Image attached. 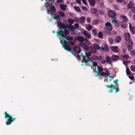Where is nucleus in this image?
I'll list each match as a JSON object with an SVG mask.
<instances>
[{
    "instance_id": "8",
    "label": "nucleus",
    "mask_w": 135,
    "mask_h": 135,
    "mask_svg": "<svg viewBox=\"0 0 135 135\" xmlns=\"http://www.w3.org/2000/svg\"><path fill=\"white\" fill-rule=\"evenodd\" d=\"M120 25L123 28H125L127 26V23L125 21H122L120 22Z\"/></svg>"
},
{
    "instance_id": "43",
    "label": "nucleus",
    "mask_w": 135,
    "mask_h": 135,
    "mask_svg": "<svg viewBox=\"0 0 135 135\" xmlns=\"http://www.w3.org/2000/svg\"><path fill=\"white\" fill-rule=\"evenodd\" d=\"M62 47L64 49H65L66 50H68V49L69 47V46H68L66 45H63V46Z\"/></svg>"
},
{
    "instance_id": "1",
    "label": "nucleus",
    "mask_w": 135,
    "mask_h": 135,
    "mask_svg": "<svg viewBox=\"0 0 135 135\" xmlns=\"http://www.w3.org/2000/svg\"><path fill=\"white\" fill-rule=\"evenodd\" d=\"M4 114L5 115L4 117L6 119L9 118V119H7L8 121H6V124L7 125L11 124V123L14 122L16 119V118H12V116L8 113L7 112H5Z\"/></svg>"
},
{
    "instance_id": "26",
    "label": "nucleus",
    "mask_w": 135,
    "mask_h": 135,
    "mask_svg": "<svg viewBox=\"0 0 135 135\" xmlns=\"http://www.w3.org/2000/svg\"><path fill=\"white\" fill-rule=\"evenodd\" d=\"M65 39L69 41L72 40L73 39V38L72 37L70 36L69 35L68 36V37L66 36H65Z\"/></svg>"
},
{
    "instance_id": "33",
    "label": "nucleus",
    "mask_w": 135,
    "mask_h": 135,
    "mask_svg": "<svg viewBox=\"0 0 135 135\" xmlns=\"http://www.w3.org/2000/svg\"><path fill=\"white\" fill-rule=\"evenodd\" d=\"M90 50H91V51L93 53H97V51L96 49H95L94 48H93V47L92 46L90 47Z\"/></svg>"
},
{
    "instance_id": "36",
    "label": "nucleus",
    "mask_w": 135,
    "mask_h": 135,
    "mask_svg": "<svg viewBox=\"0 0 135 135\" xmlns=\"http://www.w3.org/2000/svg\"><path fill=\"white\" fill-rule=\"evenodd\" d=\"M85 19V17H81L80 19V21L82 23H84V21Z\"/></svg>"
},
{
    "instance_id": "49",
    "label": "nucleus",
    "mask_w": 135,
    "mask_h": 135,
    "mask_svg": "<svg viewBox=\"0 0 135 135\" xmlns=\"http://www.w3.org/2000/svg\"><path fill=\"white\" fill-rule=\"evenodd\" d=\"M67 40L65 39L64 40V45H66V44H68V42L67 41Z\"/></svg>"
},
{
    "instance_id": "60",
    "label": "nucleus",
    "mask_w": 135,
    "mask_h": 135,
    "mask_svg": "<svg viewBox=\"0 0 135 135\" xmlns=\"http://www.w3.org/2000/svg\"><path fill=\"white\" fill-rule=\"evenodd\" d=\"M70 43L71 44V45L72 46H74L75 44V42L73 41H71L70 42Z\"/></svg>"
},
{
    "instance_id": "41",
    "label": "nucleus",
    "mask_w": 135,
    "mask_h": 135,
    "mask_svg": "<svg viewBox=\"0 0 135 135\" xmlns=\"http://www.w3.org/2000/svg\"><path fill=\"white\" fill-rule=\"evenodd\" d=\"M85 54L86 55L85 56L89 57L91 54V52H85Z\"/></svg>"
},
{
    "instance_id": "47",
    "label": "nucleus",
    "mask_w": 135,
    "mask_h": 135,
    "mask_svg": "<svg viewBox=\"0 0 135 135\" xmlns=\"http://www.w3.org/2000/svg\"><path fill=\"white\" fill-rule=\"evenodd\" d=\"M97 68L99 70V71H102L103 70V68L101 66H98Z\"/></svg>"
},
{
    "instance_id": "34",
    "label": "nucleus",
    "mask_w": 135,
    "mask_h": 135,
    "mask_svg": "<svg viewBox=\"0 0 135 135\" xmlns=\"http://www.w3.org/2000/svg\"><path fill=\"white\" fill-rule=\"evenodd\" d=\"M74 21V20L73 19L70 18H69L68 19V22L71 25V24L73 23Z\"/></svg>"
},
{
    "instance_id": "12",
    "label": "nucleus",
    "mask_w": 135,
    "mask_h": 135,
    "mask_svg": "<svg viewBox=\"0 0 135 135\" xmlns=\"http://www.w3.org/2000/svg\"><path fill=\"white\" fill-rule=\"evenodd\" d=\"M83 34L87 38H90L91 36L88 33V32L86 31H85L83 32Z\"/></svg>"
},
{
    "instance_id": "28",
    "label": "nucleus",
    "mask_w": 135,
    "mask_h": 135,
    "mask_svg": "<svg viewBox=\"0 0 135 135\" xmlns=\"http://www.w3.org/2000/svg\"><path fill=\"white\" fill-rule=\"evenodd\" d=\"M61 9L65 11L66 10V8L65 5L63 4H61L60 6Z\"/></svg>"
},
{
    "instance_id": "14",
    "label": "nucleus",
    "mask_w": 135,
    "mask_h": 135,
    "mask_svg": "<svg viewBox=\"0 0 135 135\" xmlns=\"http://www.w3.org/2000/svg\"><path fill=\"white\" fill-rule=\"evenodd\" d=\"M121 40V37L120 36H116L114 39V41L115 42H120Z\"/></svg>"
},
{
    "instance_id": "20",
    "label": "nucleus",
    "mask_w": 135,
    "mask_h": 135,
    "mask_svg": "<svg viewBox=\"0 0 135 135\" xmlns=\"http://www.w3.org/2000/svg\"><path fill=\"white\" fill-rule=\"evenodd\" d=\"M90 11L93 14H95L97 11V9L94 8H92L90 9Z\"/></svg>"
},
{
    "instance_id": "3",
    "label": "nucleus",
    "mask_w": 135,
    "mask_h": 135,
    "mask_svg": "<svg viewBox=\"0 0 135 135\" xmlns=\"http://www.w3.org/2000/svg\"><path fill=\"white\" fill-rule=\"evenodd\" d=\"M92 61L90 58L87 56H84L83 57L81 62L83 63L85 62V65L87 66L88 65V64L89 63L90 61Z\"/></svg>"
},
{
    "instance_id": "46",
    "label": "nucleus",
    "mask_w": 135,
    "mask_h": 135,
    "mask_svg": "<svg viewBox=\"0 0 135 135\" xmlns=\"http://www.w3.org/2000/svg\"><path fill=\"white\" fill-rule=\"evenodd\" d=\"M132 45H128V50L130 51H131V49H132Z\"/></svg>"
},
{
    "instance_id": "21",
    "label": "nucleus",
    "mask_w": 135,
    "mask_h": 135,
    "mask_svg": "<svg viewBox=\"0 0 135 135\" xmlns=\"http://www.w3.org/2000/svg\"><path fill=\"white\" fill-rule=\"evenodd\" d=\"M129 27L131 32L133 33H135V27H132L131 24H129Z\"/></svg>"
},
{
    "instance_id": "40",
    "label": "nucleus",
    "mask_w": 135,
    "mask_h": 135,
    "mask_svg": "<svg viewBox=\"0 0 135 135\" xmlns=\"http://www.w3.org/2000/svg\"><path fill=\"white\" fill-rule=\"evenodd\" d=\"M131 71H135V66L132 65L131 67Z\"/></svg>"
},
{
    "instance_id": "38",
    "label": "nucleus",
    "mask_w": 135,
    "mask_h": 135,
    "mask_svg": "<svg viewBox=\"0 0 135 135\" xmlns=\"http://www.w3.org/2000/svg\"><path fill=\"white\" fill-rule=\"evenodd\" d=\"M98 37L100 38H101L103 36V34L102 33L101 31H99L98 34Z\"/></svg>"
},
{
    "instance_id": "64",
    "label": "nucleus",
    "mask_w": 135,
    "mask_h": 135,
    "mask_svg": "<svg viewBox=\"0 0 135 135\" xmlns=\"http://www.w3.org/2000/svg\"><path fill=\"white\" fill-rule=\"evenodd\" d=\"M132 9L133 12L135 13V7H132Z\"/></svg>"
},
{
    "instance_id": "35",
    "label": "nucleus",
    "mask_w": 135,
    "mask_h": 135,
    "mask_svg": "<svg viewBox=\"0 0 135 135\" xmlns=\"http://www.w3.org/2000/svg\"><path fill=\"white\" fill-rule=\"evenodd\" d=\"M109 41L110 44H113L114 42L112 38H109Z\"/></svg>"
},
{
    "instance_id": "7",
    "label": "nucleus",
    "mask_w": 135,
    "mask_h": 135,
    "mask_svg": "<svg viewBox=\"0 0 135 135\" xmlns=\"http://www.w3.org/2000/svg\"><path fill=\"white\" fill-rule=\"evenodd\" d=\"M74 50L76 53L78 54L80 53L81 51V49L78 46L75 47Z\"/></svg>"
},
{
    "instance_id": "54",
    "label": "nucleus",
    "mask_w": 135,
    "mask_h": 135,
    "mask_svg": "<svg viewBox=\"0 0 135 135\" xmlns=\"http://www.w3.org/2000/svg\"><path fill=\"white\" fill-rule=\"evenodd\" d=\"M75 26V28H76V29H78V28L79 27V26L78 24L76 23H75L74 24Z\"/></svg>"
},
{
    "instance_id": "57",
    "label": "nucleus",
    "mask_w": 135,
    "mask_h": 135,
    "mask_svg": "<svg viewBox=\"0 0 135 135\" xmlns=\"http://www.w3.org/2000/svg\"><path fill=\"white\" fill-rule=\"evenodd\" d=\"M105 73V75L108 76L110 75V73H109V72L108 70H107V71H106V72Z\"/></svg>"
},
{
    "instance_id": "16",
    "label": "nucleus",
    "mask_w": 135,
    "mask_h": 135,
    "mask_svg": "<svg viewBox=\"0 0 135 135\" xmlns=\"http://www.w3.org/2000/svg\"><path fill=\"white\" fill-rule=\"evenodd\" d=\"M106 62L109 64L112 62V60L111 58L109 56H107L106 58Z\"/></svg>"
},
{
    "instance_id": "62",
    "label": "nucleus",
    "mask_w": 135,
    "mask_h": 135,
    "mask_svg": "<svg viewBox=\"0 0 135 135\" xmlns=\"http://www.w3.org/2000/svg\"><path fill=\"white\" fill-rule=\"evenodd\" d=\"M118 79H116L115 80H114L113 81V82L115 83V84H117L118 83Z\"/></svg>"
},
{
    "instance_id": "13",
    "label": "nucleus",
    "mask_w": 135,
    "mask_h": 135,
    "mask_svg": "<svg viewBox=\"0 0 135 135\" xmlns=\"http://www.w3.org/2000/svg\"><path fill=\"white\" fill-rule=\"evenodd\" d=\"M125 39L127 41H129L130 38V35L128 33H126L125 34Z\"/></svg>"
},
{
    "instance_id": "58",
    "label": "nucleus",
    "mask_w": 135,
    "mask_h": 135,
    "mask_svg": "<svg viewBox=\"0 0 135 135\" xmlns=\"http://www.w3.org/2000/svg\"><path fill=\"white\" fill-rule=\"evenodd\" d=\"M87 21L88 22H90L91 21V18L90 17H88L87 18Z\"/></svg>"
},
{
    "instance_id": "10",
    "label": "nucleus",
    "mask_w": 135,
    "mask_h": 135,
    "mask_svg": "<svg viewBox=\"0 0 135 135\" xmlns=\"http://www.w3.org/2000/svg\"><path fill=\"white\" fill-rule=\"evenodd\" d=\"M110 49L113 52H117L118 51V49L117 46H111Z\"/></svg>"
},
{
    "instance_id": "27",
    "label": "nucleus",
    "mask_w": 135,
    "mask_h": 135,
    "mask_svg": "<svg viewBox=\"0 0 135 135\" xmlns=\"http://www.w3.org/2000/svg\"><path fill=\"white\" fill-rule=\"evenodd\" d=\"M75 9L78 12H80L81 11V9L79 7L76 6H75L74 7Z\"/></svg>"
},
{
    "instance_id": "44",
    "label": "nucleus",
    "mask_w": 135,
    "mask_h": 135,
    "mask_svg": "<svg viewBox=\"0 0 135 135\" xmlns=\"http://www.w3.org/2000/svg\"><path fill=\"white\" fill-rule=\"evenodd\" d=\"M93 71H94L96 73H97V75H96L95 76H100V73L99 71H96L95 70H94Z\"/></svg>"
},
{
    "instance_id": "61",
    "label": "nucleus",
    "mask_w": 135,
    "mask_h": 135,
    "mask_svg": "<svg viewBox=\"0 0 135 135\" xmlns=\"http://www.w3.org/2000/svg\"><path fill=\"white\" fill-rule=\"evenodd\" d=\"M75 57L78 58H79L80 57V56L78 54V53H76V54L75 55Z\"/></svg>"
},
{
    "instance_id": "25",
    "label": "nucleus",
    "mask_w": 135,
    "mask_h": 135,
    "mask_svg": "<svg viewBox=\"0 0 135 135\" xmlns=\"http://www.w3.org/2000/svg\"><path fill=\"white\" fill-rule=\"evenodd\" d=\"M64 30H63V29H62L61 30L59 33H60V35L62 37H65V36L64 34Z\"/></svg>"
},
{
    "instance_id": "32",
    "label": "nucleus",
    "mask_w": 135,
    "mask_h": 135,
    "mask_svg": "<svg viewBox=\"0 0 135 135\" xmlns=\"http://www.w3.org/2000/svg\"><path fill=\"white\" fill-rule=\"evenodd\" d=\"M99 22V20L98 19H95L93 20L92 22L94 25H96Z\"/></svg>"
},
{
    "instance_id": "15",
    "label": "nucleus",
    "mask_w": 135,
    "mask_h": 135,
    "mask_svg": "<svg viewBox=\"0 0 135 135\" xmlns=\"http://www.w3.org/2000/svg\"><path fill=\"white\" fill-rule=\"evenodd\" d=\"M93 46L94 48L97 50H99L101 49V47H100L98 44H96L94 43L93 44Z\"/></svg>"
},
{
    "instance_id": "50",
    "label": "nucleus",
    "mask_w": 135,
    "mask_h": 135,
    "mask_svg": "<svg viewBox=\"0 0 135 135\" xmlns=\"http://www.w3.org/2000/svg\"><path fill=\"white\" fill-rule=\"evenodd\" d=\"M116 20V18H114V20L112 21V22L113 23H114V22H115V23H117L118 22Z\"/></svg>"
},
{
    "instance_id": "63",
    "label": "nucleus",
    "mask_w": 135,
    "mask_h": 135,
    "mask_svg": "<svg viewBox=\"0 0 135 135\" xmlns=\"http://www.w3.org/2000/svg\"><path fill=\"white\" fill-rule=\"evenodd\" d=\"M129 78L132 80H133L134 79V77L132 76H130Z\"/></svg>"
},
{
    "instance_id": "24",
    "label": "nucleus",
    "mask_w": 135,
    "mask_h": 135,
    "mask_svg": "<svg viewBox=\"0 0 135 135\" xmlns=\"http://www.w3.org/2000/svg\"><path fill=\"white\" fill-rule=\"evenodd\" d=\"M127 17L124 16H121L120 17V19L121 20H122V21H126L127 20Z\"/></svg>"
},
{
    "instance_id": "17",
    "label": "nucleus",
    "mask_w": 135,
    "mask_h": 135,
    "mask_svg": "<svg viewBox=\"0 0 135 135\" xmlns=\"http://www.w3.org/2000/svg\"><path fill=\"white\" fill-rule=\"evenodd\" d=\"M56 10L55 7L54 6H52L51 7L50 10V12L51 13V15H54L52 14V11H55Z\"/></svg>"
},
{
    "instance_id": "5",
    "label": "nucleus",
    "mask_w": 135,
    "mask_h": 135,
    "mask_svg": "<svg viewBox=\"0 0 135 135\" xmlns=\"http://www.w3.org/2000/svg\"><path fill=\"white\" fill-rule=\"evenodd\" d=\"M57 26L61 29H65L67 28L66 25H65L64 23H61L60 22H58Z\"/></svg>"
},
{
    "instance_id": "56",
    "label": "nucleus",
    "mask_w": 135,
    "mask_h": 135,
    "mask_svg": "<svg viewBox=\"0 0 135 135\" xmlns=\"http://www.w3.org/2000/svg\"><path fill=\"white\" fill-rule=\"evenodd\" d=\"M133 43V42L132 41L130 40L128 43V45H132Z\"/></svg>"
},
{
    "instance_id": "19",
    "label": "nucleus",
    "mask_w": 135,
    "mask_h": 135,
    "mask_svg": "<svg viewBox=\"0 0 135 135\" xmlns=\"http://www.w3.org/2000/svg\"><path fill=\"white\" fill-rule=\"evenodd\" d=\"M77 39L80 42H83L84 41V38L81 36H78Z\"/></svg>"
},
{
    "instance_id": "30",
    "label": "nucleus",
    "mask_w": 135,
    "mask_h": 135,
    "mask_svg": "<svg viewBox=\"0 0 135 135\" xmlns=\"http://www.w3.org/2000/svg\"><path fill=\"white\" fill-rule=\"evenodd\" d=\"M84 45V49L86 50H88L89 49V46L87 45L85 43H83Z\"/></svg>"
},
{
    "instance_id": "37",
    "label": "nucleus",
    "mask_w": 135,
    "mask_h": 135,
    "mask_svg": "<svg viewBox=\"0 0 135 135\" xmlns=\"http://www.w3.org/2000/svg\"><path fill=\"white\" fill-rule=\"evenodd\" d=\"M59 14L61 17H64L65 16V14L62 11H60L59 12Z\"/></svg>"
},
{
    "instance_id": "6",
    "label": "nucleus",
    "mask_w": 135,
    "mask_h": 135,
    "mask_svg": "<svg viewBox=\"0 0 135 135\" xmlns=\"http://www.w3.org/2000/svg\"><path fill=\"white\" fill-rule=\"evenodd\" d=\"M101 49L103 50L108 51L109 50V48L107 44H103L102 46L101 47Z\"/></svg>"
},
{
    "instance_id": "22",
    "label": "nucleus",
    "mask_w": 135,
    "mask_h": 135,
    "mask_svg": "<svg viewBox=\"0 0 135 135\" xmlns=\"http://www.w3.org/2000/svg\"><path fill=\"white\" fill-rule=\"evenodd\" d=\"M89 2L91 6H94L95 3V0H89Z\"/></svg>"
},
{
    "instance_id": "4",
    "label": "nucleus",
    "mask_w": 135,
    "mask_h": 135,
    "mask_svg": "<svg viewBox=\"0 0 135 135\" xmlns=\"http://www.w3.org/2000/svg\"><path fill=\"white\" fill-rule=\"evenodd\" d=\"M108 13L109 17L112 18L115 17L116 13L115 12L109 10L108 11Z\"/></svg>"
},
{
    "instance_id": "39",
    "label": "nucleus",
    "mask_w": 135,
    "mask_h": 135,
    "mask_svg": "<svg viewBox=\"0 0 135 135\" xmlns=\"http://www.w3.org/2000/svg\"><path fill=\"white\" fill-rule=\"evenodd\" d=\"M126 73L127 74L129 75H131V73H130V71L128 68V67L126 68Z\"/></svg>"
},
{
    "instance_id": "59",
    "label": "nucleus",
    "mask_w": 135,
    "mask_h": 135,
    "mask_svg": "<svg viewBox=\"0 0 135 135\" xmlns=\"http://www.w3.org/2000/svg\"><path fill=\"white\" fill-rule=\"evenodd\" d=\"M109 77L110 78V79H109V81H111L113 79L114 77L113 76H109Z\"/></svg>"
},
{
    "instance_id": "52",
    "label": "nucleus",
    "mask_w": 135,
    "mask_h": 135,
    "mask_svg": "<svg viewBox=\"0 0 135 135\" xmlns=\"http://www.w3.org/2000/svg\"><path fill=\"white\" fill-rule=\"evenodd\" d=\"M59 17V15H55L54 16V18L56 20Z\"/></svg>"
},
{
    "instance_id": "48",
    "label": "nucleus",
    "mask_w": 135,
    "mask_h": 135,
    "mask_svg": "<svg viewBox=\"0 0 135 135\" xmlns=\"http://www.w3.org/2000/svg\"><path fill=\"white\" fill-rule=\"evenodd\" d=\"M105 73L103 71H102V72L100 73V76H105Z\"/></svg>"
},
{
    "instance_id": "45",
    "label": "nucleus",
    "mask_w": 135,
    "mask_h": 135,
    "mask_svg": "<svg viewBox=\"0 0 135 135\" xmlns=\"http://www.w3.org/2000/svg\"><path fill=\"white\" fill-rule=\"evenodd\" d=\"M131 55L132 56H135V52L133 50H132L131 52Z\"/></svg>"
},
{
    "instance_id": "31",
    "label": "nucleus",
    "mask_w": 135,
    "mask_h": 135,
    "mask_svg": "<svg viewBox=\"0 0 135 135\" xmlns=\"http://www.w3.org/2000/svg\"><path fill=\"white\" fill-rule=\"evenodd\" d=\"M123 60L124 61L127 60H128L129 57L128 55H126L123 56Z\"/></svg>"
},
{
    "instance_id": "53",
    "label": "nucleus",
    "mask_w": 135,
    "mask_h": 135,
    "mask_svg": "<svg viewBox=\"0 0 135 135\" xmlns=\"http://www.w3.org/2000/svg\"><path fill=\"white\" fill-rule=\"evenodd\" d=\"M68 51L71 52L73 55H74L73 53V52L72 51V49L71 48L69 47L68 49Z\"/></svg>"
},
{
    "instance_id": "18",
    "label": "nucleus",
    "mask_w": 135,
    "mask_h": 135,
    "mask_svg": "<svg viewBox=\"0 0 135 135\" xmlns=\"http://www.w3.org/2000/svg\"><path fill=\"white\" fill-rule=\"evenodd\" d=\"M119 56L116 55H113L112 56V59L114 61L117 60L119 59Z\"/></svg>"
},
{
    "instance_id": "23",
    "label": "nucleus",
    "mask_w": 135,
    "mask_h": 135,
    "mask_svg": "<svg viewBox=\"0 0 135 135\" xmlns=\"http://www.w3.org/2000/svg\"><path fill=\"white\" fill-rule=\"evenodd\" d=\"M85 27L88 31L90 30L92 28V26L89 24L86 25Z\"/></svg>"
},
{
    "instance_id": "2",
    "label": "nucleus",
    "mask_w": 135,
    "mask_h": 135,
    "mask_svg": "<svg viewBox=\"0 0 135 135\" xmlns=\"http://www.w3.org/2000/svg\"><path fill=\"white\" fill-rule=\"evenodd\" d=\"M105 86L107 87L108 88H111L110 89L108 90V91L110 93H112L113 92V89L116 90V91L115 92V93L119 91V88H116L115 85L112 84H111L110 85H105Z\"/></svg>"
},
{
    "instance_id": "42",
    "label": "nucleus",
    "mask_w": 135,
    "mask_h": 135,
    "mask_svg": "<svg viewBox=\"0 0 135 135\" xmlns=\"http://www.w3.org/2000/svg\"><path fill=\"white\" fill-rule=\"evenodd\" d=\"M64 29V34L66 35H68L69 34V31L66 28Z\"/></svg>"
},
{
    "instance_id": "51",
    "label": "nucleus",
    "mask_w": 135,
    "mask_h": 135,
    "mask_svg": "<svg viewBox=\"0 0 135 135\" xmlns=\"http://www.w3.org/2000/svg\"><path fill=\"white\" fill-rule=\"evenodd\" d=\"M92 32L95 35H96L97 34L96 31L95 29L93 30Z\"/></svg>"
},
{
    "instance_id": "9",
    "label": "nucleus",
    "mask_w": 135,
    "mask_h": 135,
    "mask_svg": "<svg viewBox=\"0 0 135 135\" xmlns=\"http://www.w3.org/2000/svg\"><path fill=\"white\" fill-rule=\"evenodd\" d=\"M105 26H107V28L109 30H112V26L109 22H107L105 24Z\"/></svg>"
},
{
    "instance_id": "55",
    "label": "nucleus",
    "mask_w": 135,
    "mask_h": 135,
    "mask_svg": "<svg viewBox=\"0 0 135 135\" xmlns=\"http://www.w3.org/2000/svg\"><path fill=\"white\" fill-rule=\"evenodd\" d=\"M93 65L94 66H98V65L97 63L96 62H93Z\"/></svg>"
},
{
    "instance_id": "29",
    "label": "nucleus",
    "mask_w": 135,
    "mask_h": 135,
    "mask_svg": "<svg viewBox=\"0 0 135 135\" xmlns=\"http://www.w3.org/2000/svg\"><path fill=\"white\" fill-rule=\"evenodd\" d=\"M133 6V3L132 2H130L128 5V9L132 8Z\"/></svg>"
},
{
    "instance_id": "11",
    "label": "nucleus",
    "mask_w": 135,
    "mask_h": 135,
    "mask_svg": "<svg viewBox=\"0 0 135 135\" xmlns=\"http://www.w3.org/2000/svg\"><path fill=\"white\" fill-rule=\"evenodd\" d=\"M66 26H67V27L69 29H70L71 31H75V28L71 24L69 25H66Z\"/></svg>"
}]
</instances>
